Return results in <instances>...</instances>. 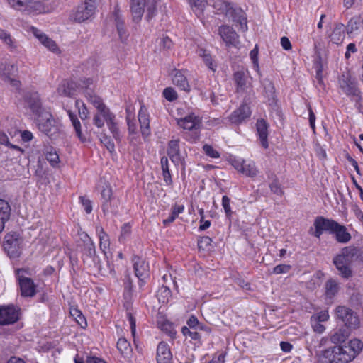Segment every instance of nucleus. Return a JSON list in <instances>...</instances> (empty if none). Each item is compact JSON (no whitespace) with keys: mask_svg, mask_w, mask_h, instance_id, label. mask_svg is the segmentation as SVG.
I'll return each instance as SVG.
<instances>
[{"mask_svg":"<svg viewBox=\"0 0 363 363\" xmlns=\"http://www.w3.org/2000/svg\"><path fill=\"white\" fill-rule=\"evenodd\" d=\"M117 348L121 354H128L131 350L130 343L124 337L119 338L117 342Z\"/></svg>","mask_w":363,"mask_h":363,"instance_id":"8fccbe9b","label":"nucleus"},{"mask_svg":"<svg viewBox=\"0 0 363 363\" xmlns=\"http://www.w3.org/2000/svg\"><path fill=\"white\" fill-rule=\"evenodd\" d=\"M350 332L351 329L342 326L330 335V341L337 345H342L347 339Z\"/></svg>","mask_w":363,"mask_h":363,"instance_id":"7c9ffc66","label":"nucleus"},{"mask_svg":"<svg viewBox=\"0 0 363 363\" xmlns=\"http://www.w3.org/2000/svg\"><path fill=\"white\" fill-rule=\"evenodd\" d=\"M347 350V352L351 355L352 360L362 350L363 343L358 339H354L349 342L347 345H342Z\"/></svg>","mask_w":363,"mask_h":363,"instance_id":"2f4dec72","label":"nucleus"},{"mask_svg":"<svg viewBox=\"0 0 363 363\" xmlns=\"http://www.w3.org/2000/svg\"><path fill=\"white\" fill-rule=\"evenodd\" d=\"M345 26L342 23H337L331 35V40L336 44L340 43L345 37Z\"/></svg>","mask_w":363,"mask_h":363,"instance_id":"f704fd0d","label":"nucleus"},{"mask_svg":"<svg viewBox=\"0 0 363 363\" xmlns=\"http://www.w3.org/2000/svg\"><path fill=\"white\" fill-rule=\"evenodd\" d=\"M0 39H1L6 45H8L11 48H14L13 41L10 35L6 31L0 28Z\"/></svg>","mask_w":363,"mask_h":363,"instance_id":"680f3d73","label":"nucleus"},{"mask_svg":"<svg viewBox=\"0 0 363 363\" xmlns=\"http://www.w3.org/2000/svg\"><path fill=\"white\" fill-rule=\"evenodd\" d=\"M84 95L88 101L96 108L98 111L101 113L103 116L111 112L110 109L104 104L102 99L96 96L90 89H86Z\"/></svg>","mask_w":363,"mask_h":363,"instance_id":"f3484780","label":"nucleus"},{"mask_svg":"<svg viewBox=\"0 0 363 363\" xmlns=\"http://www.w3.org/2000/svg\"><path fill=\"white\" fill-rule=\"evenodd\" d=\"M100 140L110 152H113L115 150V145L109 136L105 134L102 135Z\"/></svg>","mask_w":363,"mask_h":363,"instance_id":"5fc2aeb1","label":"nucleus"},{"mask_svg":"<svg viewBox=\"0 0 363 363\" xmlns=\"http://www.w3.org/2000/svg\"><path fill=\"white\" fill-rule=\"evenodd\" d=\"M99 240H100V248L103 252H105V250L109 246V239L108 235L104 231L103 228L101 229V232L99 233ZM106 254V252H104Z\"/></svg>","mask_w":363,"mask_h":363,"instance_id":"864d4df0","label":"nucleus"},{"mask_svg":"<svg viewBox=\"0 0 363 363\" xmlns=\"http://www.w3.org/2000/svg\"><path fill=\"white\" fill-rule=\"evenodd\" d=\"M161 330L167 334L172 340L177 337V331L173 324L169 321H164L160 325Z\"/></svg>","mask_w":363,"mask_h":363,"instance_id":"c03bdc74","label":"nucleus"},{"mask_svg":"<svg viewBox=\"0 0 363 363\" xmlns=\"http://www.w3.org/2000/svg\"><path fill=\"white\" fill-rule=\"evenodd\" d=\"M11 206L7 201L0 199V233L5 228V224L11 216Z\"/></svg>","mask_w":363,"mask_h":363,"instance_id":"c756f323","label":"nucleus"},{"mask_svg":"<svg viewBox=\"0 0 363 363\" xmlns=\"http://www.w3.org/2000/svg\"><path fill=\"white\" fill-rule=\"evenodd\" d=\"M173 83L179 86L182 90L189 91V85L186 77L179 70H175V74L172 78Z\"/></svg>","mask_w":363,"mask_h":363,"instance_id":"72a5a7b5","label":"nucleus"},{"mask_svg":"<svg viewBox=\"0 0 363 363\" xmlns=\"http://www.w3.org/2000/svg\"><path fill=\"white\" fill-rule=\"evenodd\" d=\"M332 235H335V240L339 243H347L350 241L352 236L345 225L337 223Z\"/></svg>","mask_w":363,"mask_h":363,"instance_id":"c85d7f7f","label":"nucleus"},{"mask_svg":"<svg viewBox=\"0 0 363 363\" xmlns=\"http://www.w3.org/2000/svg\"><path fill=\"white\" fill-rule=\"evenodd\" d=\"M218 33L228 47L238 48L240 43L239 35L235 30L227 25H223L218 28Z\"/></svg>","mask_w":363,"mask_h":363,"instance_id":"ddd939ff","label":"nucleus"},{"mask_svg":"<svg viewBox=\"0 0 363 363\" xmlns=\"http://www.w3.org/2000/svg\"><path fill=\"white\" fill-rule=\"evenodd\" d=\"M67 112L74 128L77 136L82 142H85L86 140V137L82 132L81 123L77 115L74 113L71 110H67Z\"/></svg>","mask_w":363,"mask_h":363,"instance_id":"473e14b6","label":"nucleus"},{"mask_svg":"<svg viewBox=\"0 0 363 363\" xmlns=\"http://www.w3.org/2000/svg\"><path fill=\"white\" fill-rule=\"evenodd\" d=\"M339 255L343 257L348 264L363 263V248L354 246L345 247Z\"/></svg>","mask_w":363,"mask_h":363,"instance_id":"4468645a","label":"nucleus"},{"mask_svg":"<svg viewBox=\"0 0 363 363\" xmlns=\"http://www.w3.org/2000/svg\"><path fill=\"white\" fill-rule=\"evenodd\" d=\"M363 25V21L360 16H354L352 17L348 22L347 26H345V30L347 34H351L353 32L359 29V28Z\"/></svg>","mask_w":363,"mask_h":363,"instance_id":"ea45409f","label":"nucleus"},{"mask_svg":"<svg viewBox=\"0 0 363 363\" xmlns=\"http://www.w3.org/2000/svg\"><path fill=\"white\" fill-rule=\"evenodd\" d=\"M17 69L14 65L2 64L0 66V74L4 77V80L10 79V77L15 74Z\"/></svg>","mask_w":363,"mask_h":363,"instance_id":"a19ab883","label":"nucleus"},{"mask_svg":"<svg viewBox=\"0 0 363 363\" xmlns=\"http://www.w3.org/2000/svg\"><path fill=\"white\" fill-rule=\"evenodd\" d=\"M82 240L84 242L82 248L83 256L91 258L95 263L98 257L96 256L94 243L87 234L84 235V238Z\"/></svg>","mask_w":363,"mask_h":363,"instance_id":"cd10ccee","label":"nucleus"},{"mask_svg":"<svg viewBox=\"0 0 363 363\" xmlns=\"http://www.w3.org/2000/svg\"><path fill=\"white\" fill-rule=\"evenodd\" d=\"M172 357L168 345L164 342H160L157 348V363H171Z\"/></svg>","mask_w":363,"mask_h":363,"instance_id":"b1692460","label":"nucleus"},{"mask_svg":"<svg viewBox=\"0 0 363 363\" xmlns=\"http://www.w3.org/2000/svg\"><path fill=\"white\" fill-rule=\"evenodd\" d=\"M101 196L104 201H107L111 199H116L112 196V189L110 186H106L101 192Z\"/></svg>","mask_w":363,"mask_h":363,"instance_id":"0e129e2a","label":"nucleus"},{"mask_svg":"<svg viewBox=\"0 0 363 363\" xmlns=\"http://www.w3.org/2000/svg\"><path fill=\"white\" fill-rule=\"evenodd\" d=\"M23 273H27V271L24 269H18L16 271L20 285L21 296L24 297H33L36 294V286L30 278L24 277Z\"/></svg>","mask_w":363,"mask_h":363,"instance_id":"1a4fd4ad","label":"nucleus"},{"mask_svg":"<svg viewBox=\"0 0 363 363\" xmlns=\"http://www.w3.org/2000/svg\"><path fill=\"white\" fill-rule=\"evenodd\" d=\"M350 361L351 355L347 352L342 345L325 349L320 357V363H348Z\"/></svg>","mask_w":363,"mask_h":363,"instance_id":"20e7f679","label":"nucleus"},{"mask_svg":"<svg viewBox=\"0 0 363 363\" xmlns=\"http://www.w3.org/2000/svg\"><path fill=\"white\" fill-rule=\"evenodd\" d=\"M77 84L72 80H64L57 88V93L60 96L74 97L77 91Z\"/></svg>","mask_w":363,"mask_h":363,"instance_id":"6ab92c4d","label":"nucleus"},{"mask_svg":"<svg viewBox=\"0 0 363 363\" xmlns=\"http://www.w3.org/2000/svg\"><path fill=\"white\" fill-rule=\"evenodd\" d=\"M337 222L326 218L323 216H317L314 220L313 225L315 231L312 233L315 237L320 238L324 232L333 234Z\"/></svg>","mask_w":363,"mask_h":363,"instance_id":"9b49d317","label":"nucleus"},{"mask_svg":"<svg viewBox=\"0 0 363 363\" xmlns=\"http://www.w3.org/2000/svg\"><path fill=\"white\" fill-rule=\"evenodd\" d=\"M251 115L250 107L247 104H242L235 110L228 117L232 123L240 124Z\"/></svg>","mask_w":363,"mask_h":363,"instance_id":"a211bd4d","label":"nucleus"},{"mask_svg":"<svg viewBox=\"0 0 363 363\" xmlns=\"http://www.w3.org/2000/svg\"><path fill=\"white\" fill-rule=\"evenodd\" d=\"M158 299L160 302H168L171 297V290L165 286H162L157 292Z\"/></svg>","mask_w":363,"mask_h":363,"instance_id":"09e8293b","label":"nucleus"},{"mask_svg":"<svg viewBox=\"0 0 363 363\" xmlns=\"http://www.w3.org/2000/svg\"><path fill=\"white\" fill-rule=\"evenodd\" d=\"M203 150L206 155L211 157L212 158H218L220 157L219 152L216 150L211 145H204L203 147Z\"/></svg>","mask_w":363,"mask_h":363,"instance_id":"052dcab7","label":"nucleus"},{"mask_svg":"<svg viewBox=\"0 0 363 363\" xmlns=\"http://www.w3.org/2000/svg\"><path fill=\"white\" fill-rule=\"evenodd\" d=\"M213 6L217 11V13L224 14L226 17L232 18L234 23H238L241 31L247 30V16L242 9L234 7L226 0H214Z\"/></svg>","mask_w":363,"mask_h":363,"instance_id":"f257e3e1","label":"nucleus"},{"mask_svg":"<svg viewBox=\"0 0 363 363\" xmlns=\"http://www.w3.org/2000/svg\"><path fill=\"white\" fill-rule=\"evenodd\" d=\"M340 88L342 93L350 97L358 109L361 108L362 96V91L357 86V80L352 77L349 73H343L338 79Z\"/></svg>","mask_w":363,"mask_h":363,"instance_id":"7ed1b4c3","label":"nucleus"},{"mask_svg":"<svg viewBox=\"0 0 363 363\" xmlns=\"http://www.w3.org/2000/svg\"><path fill=\"white\" fill-rule=\"evenodd\" d=\"M103 118L105 119L107 126L116 141H121V135L116 121V116L111 111L106 114Z\"/></svg>","mask_w":363,"mask_h":363,"instance_id":"393cba45","label":"nucleus"},{"mask_svg":"<svg viewBox=\"0 0 363 363\" xmlns=\"http://www.w3.org/2000/svg\"><path fill=\"white\" fill-rule=\"evenodd\" d=\"M118 206V199H111L107 201H103L101 204V208L104 213L108 214L109 213L113 214L117 213V209Z\"/></svg>","mask_w":363,"mask_h":363,"instance_id":"58836bf2","label":"nucleus"},{"mask_svg":"<svg viewBox=\"0 0 363 363\" xmlns=\"http://www.w3.org/2000/svg\"><path fill=\"white\" fill-rule=\"evenodd\" d=\"M203 60L204 61L206 65L213 72H215L217 68L216 64L212 59L211 54H208L204 57H203Z\"/></svg>","mask_w":363,"mask_h":363,"instance_id":"774afa93","label":"nucleus"},{"mask_svg":"<svg viewBox=\"0 0 363 363\" xmlns=\"http://www.w3.org/2000/svg\"><path fill=\"white\" fill-rule=\"evenodd\" d=\"M329 319V314L327 311H322L319 313H317L314 315H313L311 317V320L313 321H318V322H325Z\"/></svg>","mask_w":363,"mask_h":363,"instance_id":"bf43d9fd","label":"nucleus"},{"mask_svg":"<svg viewBox=\"0 0 363 363\" xmlns=\"http://www.w3.org/2000/svg\"><path fill=\"white\" fill-rule=\"evenodd\" d=\"M268 123L264 119H259L256 123L257 133L261 145L264 149L269 147L268 143Z\"/></svg>","mask_w":363,"mask_h":363,"instance_id":"5701e85b","label":"nucleus"},{"mask_svg":"<svg viewBox=\"0 0 363 363\" xmlns=\"http://www.w3.org/2000/svg\"><path fill=\"white\" fill-rule=\"evenodd\" d=\"M23 102L35 117L45 112L42 106V101L36 91H27L23 96Z\"/></svg>","mask_w":363,"mask_h":363,"instance_id":"9d476101","label":"nucleus"},{"mask_svg":"<svg viewBox=\"0 0 363 363\" xmlns=\"http://www.w3.org/2000/svg\"><path fill=\"white\" fill-rule=\"evenodd\" d=\"M30 31L33 34V35L38 39V40L42 43L44 40L48 37L43 32L40 30L38 29L35 27L32 26L30 28Z\"/></svg>","mask_w":363,"mask_h":363,"instance_id":"338daca9","label":"nucleus"},{"mask_svg":"<svg viewBox=\"0 0 363 363\" xmlns=\"http://www.w3.org/2000/svg\"><path fill=\"white\" fill-rule=\"evenodd\" d=\"M19 235L8 233L4 237V249L10 258H17L21 253Z\"/></svg>","mask_w":363,"mask_h":363,"instance_id":"6e6552de","label":"nucleus"},{"mask_svg":"<svg viewBox=\"0 0 363 363\" xmlns=\"http://www.w3.org/2000/svg\"><path fill=\"white\" fill-rule=\"evenodd\" d=\"M161 167L162 170V176L164 182L167 185H172V176L169 172V162L167 157L164 156L161 158Z\"/></svg>","mask_w":363,"mask_h":363,"instance_id":"4c0bfd02","label":"nucleus"},{"mask_svg":"<svg viewBox=\"0 0 363 363\" xmlns=\"http://www.w3.org/2000/svg\"><path fill=\"white\" fill-rule=\"evenodd\" d=\"M138 121L140 125L142 135L147 138L150 134V119L147 110L145 105L142 104L138 113Z\"/></svg>","mask_w":363,"mask_h":363,"instance_id":"aec40b11","label":"nucleus"},{"mask_svg":"<svg viewBox=\"0 0 363 363\" xmlns=\"http://www.w3.org/2000/svg\"><path fill=\"white\" fill-rule=\"evenodd\" d=\"M35 122L39 130L50 138L53 139L57 136L60 129L50 112L45 111L36 117Z\"/></svg>","mask_w":363,"mask_h":363,"instance_id":"423d86ee","label":"nucleus"},{"mask_svg":"<svg viewBox=\"0 0 363 363\" xmlns=\"http://www.w3.org/2000/svg\"><path fill=\"white\" fill-rule=\"evenodd\" d=\"M75 106L78 108L79 116L81 119H86L89 116V112L84 103L79 99H77L75 101Z\"/></svg>","mask_w":363,"mask_h":363,"instance_id":"de8ad7c7","label":"nucleus"},{"mask_svg":"<svg viewBox=\"0 0 363 363\" xmlns=\"http://www.w3.org/2000/svg\"><path fill=\"white\" fill-rule=\"evenodd\" d=\"M158 0H130V11L133 22L139 23L146 9L145 19L150 21L157 12Z\"/></svg>","mask_w":363,"mask_h":363,"instance_id":"f03ea898","label":"nucleus"},{"mask_svg":"<svg viewBox=\"0 0 363 363\" xmlns=\"http://www.w3.org/2000/svg\"><path fill=\"white\" fill-rule=\"evenodd\" d=\"M339 285L337 282L333 279H329L325 283V296L329 298H333L338 292Z\"/></svg>","mask_w":363,"mask_h":363,"instance_id":"79ce46f5","label":"nucleus"},{"mask_svg":"<svg viewBox=\"0 0 363 363\" xmlns=\"http://www.w3.org/2000/svg\"><path fill=\"white\" fill-rule=\"evenodd\" d=\"M96 6V0H84L73 9L69 18L77 23L84 22L95 14Z\"/></svg>","mask_w":363,"mask_h":363,"instance_id":"39448f33","label":"nucleus"},{"mask_svg":"<svg viewBox=\"0 0 363 363\" xmlns=\"http://www.w3.org/2000/svg\"><path fill=\"white\" fill-rule=\"evenodd\" d=\"M291 269L289 264H279L273 268V273L276 274L288 273Z\"/></svg>","mask_w":363,"mask_h":363,"instance_id":"69168bd1","label":"nucleus"},{"mask_svg":"<svg viewBox=\"0 0 363 363\" xmlns=\"http://www.w3.org/2000/svg\"><path fill=\"white\" fill-rule=\"evenodd\" d=\"M333 264L339 271V274L342 277L349 279L352 277V272L350 268V265L351 264H348L343 257L340 255H337L333 258Z\"/></svg>","mask_w":363,"mask_h":363,"instance_id":"412c9836","label":"nucleus"},{"mask_svg":"<svg viewBox=\"0 0 363 363\" xmlns=\"http://www.w3.org/2000/svg\"><path fill=\"white\" fill-rule=\"evenodd\" d=\"M233 79L236 85V91L238 93H245L247 91L248 85L247 77L243 69L235 72Z\"/></svg>","mask_w":363,"mask_h":363,"instance_id":"a878e982","label":"nucleus"},{"mask_svg":"<svg viewBox=\"0 0 363 363\" xmlns=\"http://www.w3.org/2000/svg\"><path fill=\"white\" fill-rule=\"evenodd\" d=\"M241 173L244 174L247 177H255L257 174V170L256 169L255 163L250 162L248 164H246L245 162H244Z\"/></svg>","mask_w":363,"mask_h":363,"instance_id":"a18cd8bd","label":"nucleus"},{"mask_svg":"<svg viewBox=\"0 0 363 363\" xmlns=\"http://www.w3.org/2000/svg\"><path fill=\"white\" fill-rule=\"evenodd\" d=\"M184 208L183 206L175 205L172 208V211L171 215L169 216L168 218L163 220V223L165 225H169L171 223H172L176 219V218L178 216V215L183 212Z\"/></svg>","mask_w":363,"mask_h":363,"instance_id":"49530a36","label":"nucleus"},{"mask_svg":"<svg viewBox=\"0 0 363 363\" xmlns=\"http://www.w3.org/2000/svg\"><path fill=\"white\" fill-rule=\"evenodd\" d=\"M230 203V199L226 195L223 196L222 198V206L224 208L227 218H228L229 220L231 219V217L233 213L231 210Z\"/></svg>","mask_w":363,"mask_h":363,"instance_id":"603ef678","label":"nucleus"},{"mask_svg":"<svg viewBox=\"0 0 363 363\" xmlns=\"http://www.w3.org/2000/svg\"><path fill=\"white\" fill-rule=\"evenodd\" d=\"M19 319L18 310L13 306L0 308V325H9L17 322Z\"/></svg>","mask_w":363,"mask_h":363,"instance_id":"2eb2a0df","label":"nucleus"},{"mask_svg":"<svg viewBox=\"0 0 363 363\" xmlns=\"http://www.w3.org/2000/svg\"><path fill=\"white\" fill-rule=\"evenodd\" d=\"M163 96L169 101H174L178 97L177 91L172 87L165 88L163 91Z\"/></svg>","mask_w":363,"mask_h":363,"instance_id":"6e6d98bb","label":"nucleus"},{"mask_svg":"<svg viewBox=\"0 0 363 363\" xmlns=\"http://www.w3.org/2000/svg\"><path fill=\"white\" fill-rule=\"evenodd\" d=\"M132 261L135 274L139 280V285L142 287L150 277L149 264L138 256H133Z\"/></svg>","mask_w":363,"mask_h":363,"instance_id":"f8f14e48","label":"nucleus"},{"mask_svg":"<svg viewBox=\"0 0 363 363\" xmlns=\"http://www.w3.org/2000/svg\"><path fill=\"white\" fill-rule=\"evenodd\" d=\"M268 178L272 179V182L269 184V188L271 191L277 194V196H282L284 195V191L281 188V185L279 184L278 179L274 173L269 172Z\"/></svg>","mask_w":363,"mask_h":363,"instance_id":"c9c22d12","label":"nucleus"},{"mask_svg":"<svg viewBox=\"0 0 363 363\" xmlns=\"http://www.w3.org/2000/svg\"><path fill=\"white\" fill-rule=\"evenodd\" d=\"M71 316L74 317L76 322L82 328H84L86 325V320L82 313L75 307H71L69 311Z\"/></svg>","mask_w":363,"mask_h":363,"instance_id":"37998d69","label":"nucleus"},{"mask_svg":"<svg viewBox=\"0 0 363 363\" xmlns=\"http://www.w3.org/2000/svg\"><path fill=\"white\" fill-rule=\"evenodd\" d=\"M42 44L53 52L57 53L60 52L59 48L57 45L56 43L48 37H47L46 39L44 40Z\"/></svg>","mask_w":363,"mask_h":363,"instance_id":"13d9d810","label":"nucleus"},{"mask_svg":"<svg viewBox=\"0 0 363 363\" xmlns=\"http://www.w3.org/2000/svg\"><path fill=\"white\" fill-rule=\"evenodd\" d=\"M200 119L194 114L177 120V125L187 130H198L200 128Z\"/></svg>","mask_w":363,"mask_h":363,"instance_id":"4be33fe9","label":"nucleus"},{"mask_svg":"<svg viewBox=\"0 0 363 363\" xmlns=\"http://www.w3.org/2000/svg\"><path fill=\"white\" fill-rule=\"evenodd\" d=\"M335 313L337 319L344 323L343 327L352 329L359 326V320L350 308L339 306L335 309Z\"/></svg>","mask_w":363,"mask_h":363,"instance_id":"0eeeda50","label":"nucleus"},{"mask_svg":"<svg viewBox=\"0 0 363 363\" xmlns=\"http://www.w3.org/2000/svg\"><path fill=\"white\" fill-rule=\"evenodd\" d=\"M212 240L208 236H203L198 240L199 249L206 250L211 245Z\"/></svg>","mask_w":363,"mask_h":363,"instance_id":"e2e57ef3","label":"nucleus"},{"mask_svg":"<svg viewBox=\"0 0 363 363\" xmlns=\"http://www.w3.org/2000/svg\"><path fill=\"white\" fill-rule=\"evenodd\" d=\"M113 17L115 21L116 27L119 35L121 40L124 43L126 41L128 37V33L126 30L125 21L123 18L122 14L121 13L118 6H116L114 8V11L113 12Z\"/></svg>","mask_w":363,"mask_h":363,"instance_id":"dca6fc26","label":"nucleus"},{"mask_svg":"<svg viewBox=\"0 0 363 363\" xmlns=\"http://www.w3.org/2000/svg\"><path fill=\"white\" fill-rule=\"evenodd\" d=\"M167 155L175 164H179L182 162L179 140H172L169 142Z\"/></svg>","mask_w":363,"mask_h":363,"instance_id":"bb28decb","label":"nucleus"},{"mask_svg":"<svg viewBox=\"0 0 363 363\" xmlns=\"http://www.w3.org/2000/svg\"><path fill=\"white\" fill-rule=\"evenodd\" d=\"M182 333L184 336L189 335L191 340L200 342L201 335L197 332L196 330H191L187 326H184L182 328Z\"/></svg>","mask_w":363,"mask_h":363,"instance_id":"3c124183","label":"nucleus"},{"mask_svg":"<svg viewBox=\"0 0 363 363\" xmlns=\"http://www.w3.org/2000/svg\"><path fill=\"white\" fill-rule=\"evenodd\" d=\"M45 157L52 167L56 166L59 163V156L55 151H48L45 154Z\"/></svg>","mask_w":363,"mask_h":363,"instance_id":"4d7b16f0","label":"nucleus"},{"mask_svg":"<svg viewBox=\"0 0 363 363\" xmlns=\"http://www.w3.org/2000/svg\"><path fill=\"white\" fill-rule=\"evenodd\" d=\"M95 264L98 268L99 274L102 276L115 277L116 272L113 265L109 261L107 260L104 266H103L99 261L96 262Z\"/></svg>","mask_w":363,"mask_h":363,"instance_id":"e433bc0d","label":"nucleus"}]
</instances>
